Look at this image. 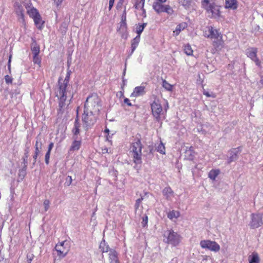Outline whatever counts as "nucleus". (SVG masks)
I'll list each match as a JSON object with an SVG mask.
<instances>
[{
	"label": "nucleus",
	"instance_id": "obj_1",
	"mask_svg": "<svg viewBox=\"0 0 263 263\" xmlns=\"http://www.w3.org/2000/svg\"><path fill=\"white\" fill-rule=\"evenodd\" d=\"M68 82V77L64 80L59 79L58 86L55 91L56 96L59 100V106L61 112H63L67 108L74 94L73 88Z\"/></svg>",
	"mask_w": 263,
	"mask_h": 263
},
{
	"label": "nucleus",
	"instance_id": "obj_2",
	"mask_svg": "<svg viewBox=\"0 0 263 263\" xmlns=\"http://www.w3.org/2000/svg\"><path fill=\"white\" fill-rule=\"evenodd\" d=\"M101 107V99L96 93H92L87 97L85 104V111L89 113L98 114Z\"/></svg>",
	"mask_w": 263,
	"mask_h": 263
},
{
	"label": "nucleus",
	"instance_id": "obj_3",
	"mask_svg": "<svg viewBox=\"0 0 263 263\" xmlns=\"http://www.w3.org/2000/svg\"><path fill=\"white\" fill-rule=\"evenodd\" d=\"M202 7L211 18H218L220 16V7L213 0H202Z\"/></svg>",
	"mask_w": 263,
	"mask_h": 263
},
{
	"label": "nucleus",
	"instance_id": "obj_4",
	"mask_svg": "<svg viewBox=\"0 0 263 263\" xmlns=\"http://www.w3.org/2000/svg\"><path fill=\"white\" fill-rule=\"evenodd\" d=\"M203 35L211 40H216L213 41V45L218 47L221 45L222 36L218 30L212 26L206 27L203 30Z\"/></svg>",
	"mask_w": 263,
	"mask_h": 263
},
{
	"label": "nucleus",
	"instance_id": "obj_5",
	"mask_svg": "<svg viewBox=\"0 0 263 263\" xmlns=\"http://www.w3.org/2000/svg\"><path fill=\"white\" fill-rule=\"evenodd\" d=\"M142 144L139 139H135L133 142L130 148V153L133 158V161L136 164L142 163Z\"/></svg>",
	"mask_w": 263,
	"mask_h": 263
},
{
	"label": "nucleus",
	"instance_id": "obj_6",
	"mask_svg": "<svg viewBox=\"0 0 263 263\" xmlns=\"http://www.w3.org/2000/svg\"><path fill=\"white\" fill-rule=\"evenodd\" d=\"M164 240L173 246H177L180 243V236L172 230H166L164 233Z\"/></svg>",
	"mask_w": 263,
	"mask_h": 263
},
{
	"label": "nucleus",
	"instance_id": "obj_7",
	"mask_svg": "<svg viewBox=\"0 0 263 263\" xmlns=\"http://www.w3.org/2000/svg\"><path fill=\"white\" fill-rule=\"evenodd\" d=\"M151 107L153 116L159 121L162 114V107L159 99L155 97V99L151 104Z\"/></svg>",
	"mask_w": 263,
	"mask_h": 263
},
{
	"label": "nucleus",
	"instance_id": "obj_8",
	"mask_svg": "<svg viewBox=\"0 0 263 263\" xmlns=\"http://www.w3.org/2000/svg\"><path fill=\"white\" fill-rule=\"evenodd\" d=\"M55 249L57 251L58 255L64 257L70 250L69 241L65 240L58 243L56 245Z\"/></svg>",
	"mask_w": 263,
	"mask_h": 263
},
{
	"label": "nucleus",
	"instance_id": "obj_9",
	"mask_svg": "<svg viewBox=\"0 0 263 263\" xmlns=\"http://www.w3.org/2000/svg\"><path fill=\"white\" fill-rule=\"evenodd\" d=\"M200 245L203 249H206L215 252H218L220 249V246L216 242L210 240H201Z\"/></svg>",
	"mask_w": 263,
	"mask_h": 263
},
{
	"label": "nucleus",
	"instance_id": "obj_10",
	"mask_svg": "<svg viewBox=\"0 0 263 263\" xmlns=\"http://www.w3.org/2000/svg\"><path fill=\"white\" fill-rule=\"evenodd\" d=\"M96 114L93 113H89L84 110L82 120L85 127L88 128L89 127L93 125L96 121Z\"/></svg>",
	"mask_w": 263,
	"mask_h": 263
},
{
	"label": "nucleus",
	"instance_id": "obj_11",
	"mask_svg": "<svg viewBox=\"0 0 263 263\" xmlns=\"http://www.w3.org/2000/svg\"><path fill=\"white\" fill-rule=\"evenodd\" d=\"M263 224L262 216L260 214H253L251 215L250 226L252 228H257Z\"/></svg>",
	"mask_w": 263,
	"mask_h": 263
},
{
	"label": "nucleus",
	"instance_id": "obj_12",
	"mask_svg": "<svg viewBox=\"0 0 263 263\" xmlns=\"http://www.w3.org/2000/svg\"><path fill=\"white\" fill-rule=\"evenodd\" d=\"M15 11L18 17V21L20 22L25 25V21L24 18V9L22 5L19 3H15L14 5Z\"/></svg>",
	"mask_w": 263,
	"mask_h": 263
},
{
	"label": "nucleus",
	"instance_id": "obj_13",
	"mask_svg": "<svg viewBox=\"0 0 263 263\" xmlns=\"http://www.w3.org/2000/svg\"><path fill=\"white\" fill-rule=\"evenodd\" d=\"M256 52V49H249L247 51V55L248 57L251 59V60L255 63L256 65L259 67L261 62H260L257 58Z\"/></svg>",
	"mask_w": 263,
	"mask_h": 263
},
{
	"label": "nucleus",
	"instance_id": "obj_14",
	"mask_svg": "<svg viewBox=\"0 0 263 263\" xmlns=\"http://www.w3.org/2000/svg\"><path fill=\"white\" fill-rule=\"evenodd\" d=\"M238 1L237 0H225V8L233 10H236L238 8Z\"/></svg>",
	"mask_w": 263,
	"mask_h": 263
},
{
	"label": "nucleus",
	"instance_id": "obj_15",
	"mask_svg": "<svg viewBox=\"0 0 263 263\" xmlns=\"http://www.w3.org/2000/svg\"><path fill=\"white\" fill-rule=\"evenodd\" d=\"M108 259L110 263H120L118 254L114 250H110L108 254Z\"/></svg>",
	"mask_w": 263,
	"mask_h": 263
},
{
	"label": "nucleus",
	"instance_id": "obj_16",
	"mask_svg": "<svg viewBox=\"0 0 263 263\" xmlns=\"http://www.w3.org/2000/svg\"><path fill=\"white\" fill-rule=\"evenodd\" d=\"M195 156V152L192 146L186 147L184 153V157L186 159L192 160Z\"/></svg>",
	"mask_w": 263,
	"mask_h": 263
},
{
	"label": "nucleus",
	"instance_id": "obj_17",
	"mask_svg": "<svg viewBox=\"0 0 263 263\" xmlns=\"http://www.w3.org/2000/svg\"><path fill=\"white\" fill-rule=\"evenodd\" d=\"M145 87L140 86L135 88L133 92L130 95V97L136 98L144 94Z\"/></svg>",
	"mask_w": 263,
	"mask_h": 263
},
{
	"label": "nucleus",
	"instance_id": "obj_18",
	"mask_svg": "<svg viewBox=\"0 0 263 263\" xmlns=\"http://www.w3.org/2000/svg\"><path fill=\"white\" fill-rule=\"evenodd\" d=\"M187 26V24L185 22H182L178 24L175 29L173 31V36H176L179 34V33L185 29Z\"/></svg>",
	"mask_w": 263,
	"mask_h": 263
},
{
	"label": "nucleus",
	"instance_id": "obj_19",
	"mask_svg": "<svg viewBox=\"0 0 263 263\" xmlns=\"http://www.w3.org/2000/svg\"><path fill=\"white\" fill-rule=\"evenodd\" d=\"M27 12L30 17L34 18L40 15L37 10L34 7H26Z\"/></svg>",
	"mask_w": 263,
	"mask_h": 263
},
{
	"label": "nucleus",
	"instance_id": "obj_20",
	"mask_svg": "<svg viewBox=\"0 0 263 263\" xmlns=\"http://www.w3.org/2000/svg\"><path fill=\"white\" fill-rule=\"evenodd\" d=\"M162 194L168 200L174 196V192L170 187H165L162 191Z\"/></svg>",
	"mask_w": 263,
	"mask_h": 263
},
{
	"label": "nucleus",
	"instance_id": "obj_21",
	"mask_svg": "<svg viewBox=\"0 0 263 263\" xmlns=\"http://www.w3.org/2000/svg\"><path fill=\"white\" fill-rule=\"evenodd\" d=\"M154 10L158 13L162 12L165 5H163V3L159 1H155L153 5Z\"/></svg>",
	"mask_w": 263,
	"mask_h": 263
},
{
	"label": "nucleus",
	"instance_id": "obj_22",
	"mask_svg": "<svg viewBox=\"0 0 263 263\" xmlns=\"http://www.w3.org/2000/svg\"><path fill=\"white\" fill-rule=\"evenodd\" d=\"M180 212L178 211L172 210L167 213V217L172 220H175L180 216Z\"/></svg>",
	"mask_w": 263,
	"mask_h": 263
},
{
	"label": "nucleus",
	"instance_id": "obj_23",
	"mask_svg": "<svg viewBox=\"0 0 263 263\" xmlns=\"http://www.w3.org/2000/svg\"><path fill=\"white\" fill-rule=\"evenodd\" d=\"M33 20L36 27L40 29H42L43 26L44 22L42 21L40 14L39 15V16L35 17Z\"/></svg>",
	"mask_w": 263,
	"mask_h": 263
},
{
	"label": "nucleus",
	"instance_id": "obj_24",
	"mask_svg": "<svg viewBox=\"0 0 263 263\" xmlns=\"http://www.w3.org/2000/svg\"><path fill=\"white\" fill-rule=\"evenodd\" d=\"M248 260L249 263H258L259 261V256L257 253H253L249 256Z\"/></svg>",
	"mask_w": 263,
	"mask_h": 263
},
{
	"label": "nucleus",
	"instance_id": "obj_25",
	"mask_svg": "<svg viewBox=\"0 0 263 263\" xmlns=\"http://www.w3.org/2000/svg\"><path fill=\"white\" fill-rule=\"evenodd\" d=\"M140 35H137L135 37L132 42L131 48H132V53L135 51L136 48L138 45V44L140 42Z\"/></svg>",
	"mask_w": 263,
	"mask_h": 263
},
{
	"label": "nucleus",
	"instance_id": "obj_26",
	"mask_svg": "<svg viewBox=\"0 0 263 263\" xmlns=\"http://www.w3.org/2000/svg\"><path fill=\"white\" fill-rule=\"evenodd\" d=\"M194 0H179V3L185 8H190L194 3Z\"/></svg>",
	"mask_w": 263,
	"mask_h": 263
},
{
	"label": "nucleus",
	"instance_id": "obj_27",
	"mask_svg": "<svg viewBox=\"0 0 263 263\" xmlns=\"http://www.w3.org/2000/svg\"><path fill=\"white\" fill-rule=\"evenodd\" d=\"M81 142L80 140H74L70 148V151H75L79 149Z\"/></svg>",
	"mask_w": 263,
	"mask_h": 263
},
{
	"label": "nucleus",
	"instance_id": "obj_28",
	"mask_svg": "<svg viewBox=\"0 0 263 263\" xmlns=\"http://www.w3.org/2000/svg\"><path fill=\"white\" fill-rule=\"evenodd\" d=\"M220 171L218 169L212 170L209 173L208 176L209 177L213 180H215L217 176L219 174Z\"/></svg>",
	"mask_w": 263,
	"mask_h": 263
},
{
	"label": "nucleus",
	"instance_id": "obj_29",
	"mask_svg": "<svg viewBox=\"0 0 263 263\" xmlns=\"http://www.w3.org/2000/svg\"><path fill=\"white\" fill-rule=\"evenodd\" d=\"M80 126V125L79 123L78 122V121L76 120L74 123V126L72 129V133L74 135V136H77L80 133V129L79 127Z\"/></svg>",
	"mask_w": 263,
	"mask_h": 263
},
{
	"label": "nucleus",
	"instance_id": "obj_30",
	"mask_svg": "<svg viewBox=\"0 0 263 263\" xmlns=\"http://www.w3.org/2000/svg\"><path fill=\"white\" fill-rule=\"evenodd\" d=\"M230 156L228 159L229 163H230L232 161H234L237 159V152L236 151L233 150V151H231L230 153Z\"/></svg>",
	"mask_w": 263,
	"mask_h": 263
},
{
	"label": "nucleus",
	"instance_id": "obj_31",
	"mask_svg": "<svg viewBox=\"0 0 263 263\" xmlns=\"http://www.w3.org/2000/svg\"><path fill=\"white\" fill-rule=\"evenodd\" d=\"M184 51L187 55H193V50H192L191 46L189 44L185 45L184 46Z\"/></svg>",
	"mask_w": 263,
	"mask_h": 263
},
{
	"label": "nucleus",
	"instance_id": "obj_32",
	"mask_svg": "<svg viewBox=\"0 0 263 263\" xmlns=\"http://www.w3.org/2000/svg\"><path fill=\"white\" fill-rule=\"evenodd\" d=\"M100 249L103 252H107L110 250L109 246L106 244L105 241H102L100 243Z\"/></svg>",
	"mask_w": 263,
	"mask_h": 263
},
{
	"label": "nucleus",
	"instance_id": "obj_33",
	"mask_svg": "<svg viewBox=\"0 0 263 263\" xmlns=\"http://www.w3.org/2000/svg\"><path fill=\"white\" fill-rule=\"evenodd\" d=\"M42 142L41 138L40 137H37L36 138V140L35 144V149H42Z\"/></svg>",
	"mask_w": 263,
	"mask_h": 263
},
{
	"label": "nucleus",
	"instance_id": "obj_34",
	"mask_svg": "<svg viewBox=\"0 0 263 263\" xmlns=\"http://www.w3.org/2000/svg\"><path fill=\"white\" fill-rule=\"evenodd\" d=\"M156 149L157 151L160 154L163 155L165 154V148L164 144L162 143H159L157 146Z\"/></svg>",
	"mask_w": 263,
	"mask_h": 263
},
{
	"label": "nucleus",
	"instance_id": "obj_35",
	"mask_svg": "<svg viewBox=\"0 0 263 263\" xmlns=\"http://www.w3.org/2000/svg\"><path fill=\"white\" fill-rule=\"evenodd\" d=\"M162 86L166 90L168 91H172V90L173 86L165 80L163 81Z\"/></svg>",
	"mask_w": 263,
	"mask_h": 263
},
{
	"label": "nucleus",
	"instance_id": "obj_36",
	"mask_svg": "<svg viewBox=\"0 0 263 263\" xmlns=\"http://www.w3.org/2000/svg\"><path fill=\"white\" fill-rule=\"evenodd\" d=\"M33 55L39 54L40 52V47L36 44H34L31 48Z\"/></svg>",
	"mask_w": 263,
	"mask_h": 263
},
{
	"label": "nucleus",
	"instance_id": "obj_37",
	"mask_svg": "<svg viewBox=\"0 0 263 263\" xmlns=\"http://www.w3.org/2000/svg\"><path fill=\"white\" fill-rule=\"evenodd\" d=\"M163 12H165L168 14H172L174 12L173 9L168 5H165Z\"/></svg>",
	"mask_w": 263,
	"mask_h": 263
},
{
	"label": "nucleus",
	"instance_id": "obj_38",
	"mask_svg": "<svg viewBox=\"0 0 263 263\" xmlns=\"http://www.w3.org/2000/svg\"><path fill=\"white\" fill-rule=\"evenodd\" d=\"M33 61L34 64H36L40 66L41 61L40 58L39 57V54L33 55Z\"/></svg>",
	"mask_w": 263,
	"mask_h": 263
},
{
	"label": "nucleus",
	"instance_id": "obj_39",
	"mask_svg": "<svg viewBox=\"0 0 263 263\" xmlns=\"http://www.w3.org/2000/svg\"><path fill=\"white\" fill-rule=\"evenodd\" d=\"M144 25H139L137 27V30H136V32L138 34V35H140V34L142 33V32L143 31V29H144Z\"/></svg>",
	"mask_w": 263,
	"mask_h": 263
},
{
	"label": "nucleus",
	"instance_id": "obj_40",
	"mask_svg": "<svg viewBox=\"0 0 263 263\" xmlns=\"http://www.w3.org/2000/svg\"><path fill=\"white\" fill-rule=\"evenodd\" d=\"M43 205L44 206L45 211H47L49 208L50 201L48 199L45 200L43 202Z\"/></svg>",
	"mask_w": 263,
	"mask_h": 263
},
{
	"label": "nucleus",
	"instance_id": "obj_41",
	"mask_svg": "<svg viewBox=\"0 0 263 263\" xmlns=\"http://www.w3.org/2000/svg\"><path fill=\"white\" fill-rule=\"evenodd\" d=\"M125 21H126V12L125 10H124L123 12V14L121 17V26H125Z\"/></svg>",
	"mask_w": 263,
	"mask_h": 263
},
{
	"label": "nucleus",
	"instance_id": "obj_42",
	"mask_svg": "<svg viewBox=\"0 0 263 263\" xmlns=\"http://www.w3.org/2000/svg\"><path fill=\"white\" fill-rule=\"evenodd\" d=\"M50 152L47 151L45 155V163L48 164L49 162V158H50Z\"/></svg>",
	"mask_w": 263,
	"mask_h": 263
},
{
	"label": "nucleus",
	"instance_id": "obj_43",
	"mask_svg": "<svg viewBox=\"0 0 263 263\" xmlns=\"http://www.w3.org/2000/svg\"><path fill=\"white\" fill-rule=\"evenodd\" d=\"M5 81H6V83H7V84L12 83V78L8 75H7L5 76Z\"/></svg>",
	"mask_w": 263,
	"mask_h": 263
},
{
	"label": "nucleus",
	"instance_id": "obj_44",
	"mask_svg": "<svg viewBox=\"0 0 263 263\" xmlns=\"http://www.w3.org/2000/svg\"><path fill=\"white\" fill-rule=\"evenodd\" d=\"M147 221H148V218H147V216H145L143 218V220H142V224L143 225V227L145 226L147 223Z\"/></svg>",
	"mask_w": 263,
	"mask_h": 263
},
{
	"label": "nucleus",
	"instance_id": "obj_45",
	"mask_svg": "<svg viewBox=\"0 0 263 263\" xmlns=\"http://www.w3.org/2000/svg\"><path fill=\"white\" fill-rule=\"evenodd\" d=\"M105 132L108 134V135L106 136V140L108 141L109 142H111V141H109V138H111V137L109 135V130L108 128H106L105 129Z\"/></svg>",
	"mask_w": 263,
	"mask_h": 263
},
{
	"label": "nucleus",
	"instance_id": "obj_46",
	"mask_svg": "<svg viewBox=\"0 0 263 263\" xmlns=\"http://www.w3.org/2000/svg\"><path fill=\"white\" fill-rule=\"evenodd\" d=\"M115 0H109V9L110 10L114 4Z\"/></svg>",
	"mask_w": 263,
	"mask_h": 263
},
{
	"label": "nucleus",
	"instance_id": "obj_47",
	"mask_svg": "<svg viewBox=\"0 0 263 263\" xmlns=\"http://www.w3.org/2000/svg\"><path fill=\"white\" fill-rule=\"evenodd\" d=\"M143 199L142 198H140V199H138L136 200V204H135V206L136 208H138V207L139 206V203L141 202V201H142V200Z\"/></svg>",
	"mask_w": 263,
	"mask_h": 263
},
{
	"label": "nucleus",
	"instance_id": "obj_48",
	"mask_svg": "<svg viewBox=\"0 0 263 263\" xmlns=\"http://www.w3.org/2000/svg\"><path fill=\"white\" fill-rule=\"evenodd\" d=\"M124 102L127 104L128 106H132V104L130 102V100L127 98L124 99Z\"/></svg>",
	"mask_w": 263,
	"mask_h": 263
},
{
	"label": "nucleus",
	"instance_id": "obj_49",
	"mask_svg": "<svg viewBox=\"0 0 263 263\" xmlns=\"http://www.w3.org/2000/svg\"><path fill=\"white\" fill-rule=\"evenodd\" d=\"M63 0H54V3L57 5V6H59L61 4Z\"/></svg>",
	"mask_w": 263,
	"mask_h": 263
},
{
	"label": "nucleus",
	"instance_id": "obj_50",
	"mask_svg": "<svg viewBox=\"0 0 263 263\" xmlns=\"http://www.w3.org/2000/svg\"><path fill=\"white\" fill-rule=\"evenodd\" d=\"M53 147V143L51 142L49 145L48 151L51 152V151Z\"/></svg>",
	"mask_w": 263,
	"mask_h": 263
},
{
	"label": "nucleus",
	"instance_id": "obj_51",
	"mask_svg": "<svg viewBox=\"0 0 263 263\" xmlns=\"http://www.w3.org/2000/svg\"><path fill=\"white\" fill-rule=\"evenodd\" d=\"M41 151H42V149H35L34 154L39 156L40 155V154L41 153Z\"/></svg>",
	"mask_w": 263,
	"mask_h": 263
},
{
	"label": "nucleus",
	"instance_id": "obj_52",
	"mask_svg": "<svg viewBox=\"0 0 263 263\" xmlns=\"http://www.w3.org/2000/svg\"><path fill=\"white\" fill-rule=\"evenodd\" d=\"M38 156H39L38 155H36L35 154H34V155L33 156V158L34 160L33 164H34L35 163V162L37 161Z\"/></svg>",
	"mask_w": 263,
	"mask_h": 263
},
{
	"label": "nucleus",
	"instance_id": "obj_53",
	"mask_svg": "<svg viewBox=\"0 0 263 263\" xmlns=\"http://www.w3.org/2000/svg\"><path fill=\"white\" fill-rule=\"evenodd\" d=\"M67 179H69V182H68V184L69 185L71 183L72 179V177L69 176H68L67 177Z\"/></svg>",
	"mask_w": 263,
	"mask_h": 263
},
{
	"label": "nucleus",
	"instance_id": "obj_54",
	"mask_svg": "<svg viewBox=\"0 0 263 263\" xmlns=\"http://www.w3.org/2000/svg\"><path fill=\"white\" fill-rule=\"evenodd\" d=\"M203 94L208 97H211V95H210V93L205 90L203 91Z\"/></svg>",
	"mask_w": 263,
	"mask_h": 263
},
{
	"label": "nucleus",
	"instance_id": "obj_55",
	"mask_svg": "<svg viewBox=\"0 0 263 263\" xmlns=\"http://www.w3.org/2000/svg\"><path fill=\"white\" fill-rule=\"evenodd\" d=\"M156 1H159L160 2L164 3L166 1V0H156Z\"/></svg>",
	"mask_w": 263,
	"mask_h": 263
},
{
	"label": "nucleus",
	"instance_id": "obj_56",
	"mask_svg": "<svg viewBox=\"0 0 263 263\" xmlns=\"http://www.w3.org/2000/svg\"><path fill=\"white\" fill-rule=\"evenodd\" d=\"M259 67L260 68H262L263 69V60H262V61L261 62L260 66H259Z\"/></svg>",
	"mask_w": 263,
	"mask_h": 263
},
{
	"label": "nucleus",
	"instance_id": "obj_57",
	"mask_svg": "<svg viewBox=\"0 0 263 263\" xmlns=\"http://www.w3.org/2000/svg\"><path fill=\"white\" fill-rule=\"evenodd\" d=\"M103 153H108V149L105 148V149H103Z\"/></svg>",
	"mask_w": 263,
	"mask_h": 263
},
{
	"label": "nucleus",
	"instance_id": "obj_58",
	"mask_svg": "<svg viewBox=\"0 0 263 263\" xmlns=\"http://www.w3.org/2000/svg\"><path fill=\"white\" fill-rule=\"evenodd\" d=\"M11 55H10L9 57V64H10V61H11Z\"/></svg>",
	"mask_w": 263,
	"mask_h": 263
},
{
	"label": "nucleus",
	"instance_id": "obj_59",
	"mask_svg": "<svg viewBox=\"0 0 263 263\" xmlns=\"http://www.w3.org/2000/svg\"><path fill=\"white\" fill-rule=\"evenodd\" d=\"M141 1H142V6H143L144 5V0H141Z\"/></svg>",
	"mask_w": 263,
	"mask_h": 263
}]
</instances>
